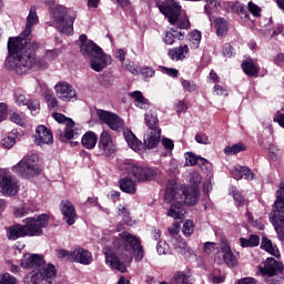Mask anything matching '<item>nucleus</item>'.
Returning a JSON list of instances; mask_svg holds the SVG:
<instances>
[{
    "label": "nucleus",
    "instance_id": "nucleus-1",
    "mask_svg": "<svg viewBox=\"0 0 284 284\" xmlns=\"http://www.w3.org/2000/svg\"><path fill=\"white\" fill-rule=\"evenodd\" d=\"M39 23L37 11L31 9L27 18L24 31L17 38H9L8 52L6 65L9 70H16L18 74L28 72V68L34 63L32 58V50L29 47L32 43V26Z\"/></svg>",
    "mask_w": 284,
    "mask_h": 284
},
{
    "label": "nucleus",
    "instance_id": "nucleus-2",
    "mask_svg": "<svg viewBox=\"0 0 284 284\" xmlns=\"http://www.w3.org/2000/svg\"><path fill=\"white\" fill-rule=\"evenodd\" d=\"M21 267L32 270L26 280L32 284H52V278L57 276V268L52 264H47L43 255L27 253L21 260Z\"/></svg>",
    "mask_w": 284,
    "mask_h": 284
},
{
    "label": "nucleus",
    "instance_id": "nucleus-3",
    "mask_svg": "<svg viewBox=\"0 0 284 284\" xmlns=\"http://www.w3.org/2000/svg\"><path fill=\"white\" fill-rule=\"evenodd\" d=\"M24 225L16 224L7 227V239L9 241H17L26 236H41L43 227H48L50 223V215L42 213L37 217H27L23 220Z\"/></svg>",
    "mask_w": 284,
    "mask_h": 284
},
{
    "label": "nucleus",
    "instance_id": "nucleus-4",
    "mask_svg": "<svg viewBox=\"0 0 284 284\" xmlns=\"http://www.w3.org/2000/svg\"><path fill=\"white\" fill-rule=\"evenodd\" d=\"M165 200L169 202L176 201L180 205H196L199 202V189H187L171 180L166 184Z\"/></svg>",
    "mask_w": 284,
    "mask_h": 284
},
{
    "label": "nucleus",
    "instance_id": "nucleus-5",
    "mask_svg": "<svg viewBox=\"0 0 284 284\" xmlns=\"http://www.w3.org/2000/svg\"><path fill=\"white\" fill-rule=\"evenodd\" d=\"M54 23L61 34L70 37L74 34V21L77 20V11L68 9L64 6L55 4L51 9Z\"/></svg>",
    "mask_w": 284,
    "mask_h": 284
},
{
    "label": "nucleus",
    "instance_id": "nucleus-6",
    "mask_svg": "<svg viewBox=\"0 0 284 284\" xmlns=\"http://www.w3.org/2000/svg\"><path fill=\"white\" fill-rule=\"evenodd\" d=\"M168 6L158 2L156 6L161 13L168 19L171 26H178L180 30H190V19L186 16L181 17V4L176 0H166Z\"/></svg>",
    "mask_w": 284,
    "mask_h": 284
},
{
    "label": "nucleus",
    "instance_id": "nucleus-7",
    "mask_svg": "<svg viewBox=\"0 0 284 284\" xmlns=\"http://www.w3.org/2000/svg\"><path fill=\"white\" fill-rule=\"evenodd\" d=\"M140 243L141 240L128 231L119 233V236L113 239V245L124 263H132V248Z\"/></svg>",
    "mask_w": 284,
    "mask_h": 284
},
{
    "label": "nucleus",
    "instance_id": "nucleus-8",
    "mask_svg": "<svg viewBox=\"0 0 284 284\" xmlns=\"http://www.w3.org/2000/svg\"><path fill=\"white\" fill-rule=\"evenodd\" d=\"M270 222L277 232L280 239H284V183H280L276 191L274 210L270 213Z\"/></svg>",
    "mask_w": 284,
    "mask_h": 284
},
{
    "label": "nucleus",
    "instance_id": "nucleus-9",
    "mask_svg": "<svg viewBox=\"0 0 284 284\" xmlns=\"http://www.w3.org/2000/svg\"><path fill=\"white\" fill-rule=\"evenodd\" d=\"M12 172L22 179H34L39 176V155L31 154L21 159L13 168Z\"/></svg>",
    "mask_w": 284,
    "mask_h": 284
},
{
    "label": "nucleus",
    "instance_id": "nucleus-10",
    "mask_svg": "<svg viewBox=\"0 0 284 284\" xmlns=\"http://www.w3.org/2000/svg\"><path fill=\"white\" fill-rule=\"evenodd\" d=\"M52 119L59 123L55 130V136L64 143V141H70L77 136V132H74V120L65 116L63 113L54 112L52 113Z\"/></svg>",
    "mask_w": 284,
    "mask_h": 284
},
{
    "label": "nucleus",
    "instance_id": "nucleus-11",
    "mask_svg": "<svg viewBox=\"0 0 284 284\" xmlns=\"http://www.w3.org/2000/svg\"><path fill=\"white\" fill-rule=\"evenodd\" d=\"M258 270L267 284H278L281 283L278 274H283L284 265L276 258L268 257L265 260L264 266H260Z\"/></svg>",
    "mask_w": 284,
    "mask_h": 284
},
{
    "label": "nucleus",
    "instance_id": "nucleus-12",
    "mask_svg": "<svg viewBox=\"0 0 284 284\" xmlns=\"http://www.w3.org/2000/svg\"><path fill=\"white\" fill-rule=\"evenodd\" d=\"M122 174H128L134 179L135 183H143V181H152L156 176V170L150 168H142L132 163H124L121 168Z\"/></svg>",
    "mask_w": 284,
    "mask_h": 284
},
{
    "label": "nucleus",
    "instance_id": "nucleus-13",
    "mask_svg": "<svg viewBox=\"0 0 284 284\" xmlns=\"http://www.w3.org/2000/svg\"><path fill=\"white\" fill-rule=\"evenodd\" d=\"M0 192L3 196H17L19 193V180H17L10 172L6 171L2 174V182L0 184Z\"/></svg>",
    "mask_w": 284,
    "mask_h": 284
},
{
    "label": "nucleus",
    "instance_id": "nucleus-14",
    "mask_svg": "<svg viewBox=\"0 0 284 284\" xmlns=\"http://www.w3.org/2000/svg\"><path fill=\"white\" fill-rule=\"evenodd\" d=\"M97 115L103 123H106L111 130L115 132H121L123 130V120L110 111L98 110Z\"/></svg>",
    "mask_w": 284,
    "mask_h": 284
},
{
    "label": "nucleus",
    "instance_id": "nucleus-15",
    "mask_svg": "<svg viewBox=\"0 0 284 284\" xmlns=\"http://www.w3.org/2000/svg\"><path fill=\"white\" fill-rule=\"evenodd\" d=\"M54 91L58 99H60L61 101H64L67 103L69 101H77V90H74V87H72V84L65 81L58 82L54 85Z\"/></svg>",
    "mask_w": 284,
    "mask_h": 284
},
{
    "label": "nucleus",
    "instance_id": "nucleus-16",
    "mask_svg": "<svg viewBox=\"0 0 284 284\" xmlns=\"http://www.w3.org/2000/svg\"><path fill=\"white\" fill-rule=\"evenodd\" d=\"M79 40L81 43L80 52L83 57H91L93 59L94 57H100L101 52H103L97 43L92 40H88V36L81 34Z\"/></svg>",
    "mask_w": 284,
    "mask_h": 284
},
{
    "label": "nucleus",
    "instance_id": "nucleus-17",
    "mask_svg": "<svg viewBox=\"0 0 284 284\" xmlns=\"http://www.w3.org/2000/svg\"><path fill=\"white\" fill-rule=\"evenodd\" d=\"M34 144L43 148V145H52L54 143V135L52 131L45 125H38L36 134L33 135Z\"/></svg>",
    "mask_w": 284,
    "mask_h": 284
},
{
    "label": "nucleus",
    "instance_id": "nucleus-18",
    "mask_svg": "<svg viewBox=\"0 0 284 284\" xmlns=\"http://www.w3.org/2000/svg\"><path fill=\"white\" fill-rule=\"evenodd\" d=\"M29 48H31L32 50L33 62L27 70H30V68H32V65L34 64L38 65V68H48V64L50 63V61L59 57V50H51V51H47L42 57V59H37V55L34 54V50L37 49V43L29 42Z\"/></svg>",
    "mask_w": 284,
    "mask_h": 284
},
{
    "label": "nucleus",
    "instance_id": "nucleus-19",
    "mask_svg": "<svg viewBox=\"0 0 284 284\" xmlns=\"http://www.w3.org/2000/svg\"><path fill=\"white\" fill-rule=\"evenodd\" d=\"M99 150L104 156H111V154L116 152V145L108 131L102 132L100 135Z\"/></svg>",
    "mask_w": 284,
    "mask_h": 284
},
{
    "label": "nucleus",
    "instance_id": "nucleus-20",
    "mask_svg": "<svg viewBox=\"0 0 284 284\" xmlns=\"http://www.w3.org/2000/svg\"><path fill=\"white\" fill-rule=\"evenodd\" d=\"M102 252L105 256V264L109 265V267L112 270H118V272L122 273L128 272V266L119 261V257L116 254H114V251H111L110 247H104Z\"/></svg>",
    "mask_w": 284,
    "mask_h": 284
},
{
    "label": "nucleus",
    "instance_id": "nucleus-21",
    "mask_svg": "<svg viewBox=\"0 0 284 284\" xmlns=\"http://www.w3.org/2000/svg\"><path fill=\"white\" fill-rule=\"evenodd\" d=\"M161 141V129L151 128L144 134V148L146 150H154Z\"/></svg>",
    "mask_w": 284,
    "mask_h": 284
},
{
    "label": "nucleus",
    "instance_id": "nucleus-22",
    "mask_svg": "<svg viewBox=\"0 0 284 284\" xmlns=\"http://www.w3.org/2000/svg\"><path fill=\"white\" fill-rule=\"evenodd\" d=\"M60 210L65 223L68 225H74V221H77V210H74V204L68 200H64L60 204Z\"/></svg>",
    "mask_w": 284,
    "mask_h": 284
},
{
    "label": "nucleus",
    "instance_id": "nucleus-23",
    "mask_svg": "<svg viewBox=\"0 0 284 284\" xmlns=\"http://www.w3.org/2000/svg\"><path fill=\"white\" fill-rule=\"evenodd\" d=\"M110 63H112V58L102 51L99 55H94L91 59L90 67L95 72H101V70L105 69Z\"/></svg>",
    "mask_w": 284,
    "mask_h": 284
},
{
    "label": "nucleus",
    "instance_id": "nucleus-24",
    "mask_svg": "<svg viewBox=\"0 0 284 284\" xmlns=\"http://www.w3.org/2000/svg\"><path fill=\"white\" fill-rule=\"evenodd\" d=\"M220 247L223 253V263H225L229 267H236V265H239V258H236V255H234L232 252L227 241H223Z\"/></svg>",
    "mask_w": 284,
    "mask_h": 284
},
{
    "label": "nucleus",
    "instance_id": "nucleus-25",
    "mask_svg": "<svg viewBox=\"0 0 284 284\" xmlns=\"http://www.w3.org/2000/svg\"><path fill=\"white\" fill-rule=\"evenodd\" d=\"M71 261L80 265H90L92 263V253L85 248H75L72 251Z\"/></svg>",
    "mask_w": 284,
    "mask_h": 284
},
{
    "label": "nucleus",
    "instance_id": "nucleus-26",
    "mask_svg": "<svg viewBox=\"0 0 284 284\" xmlns=\"http://www.w3.org/2000/svg\"><path fill=\"white\" fill-rule=\"evenodd\" d=\"M13 99L17 105H27L31 113L37 114V112H39V103L30 101V99L26 98L21 92H14Z\"/></svg>",
    "mask_w": 284,
    "mask_h": 284
},
{
    "label": "nucleus",
    "instance_id": "nucleus-27",
    "mask_svg": "<svg viewBox=\"0 0 284 284\" xmlns=\"http://www.w3.org/2000/svg\"><path fill=\"white\" fill-rule=\"evenodd\" d=\"M164 201L165 203H170L171 206L166 213L168 216H170L171 219H175V220H183L185 216V209L183 207V204H179L175 200L166 201L165 200V195H164Z\"/></svg>",
    "mask_w": 284,
    "mask_h": 284
},
{
    "label": "nucleus",
    "instance_id": "nucleus-28",
    "mask_svg": "<svg viewBox=\"0 0 284 284\" xmlns=\"http://www.w3.org/2000/svg\"><path fill=\"white\" fill-rule=\"evenodd\" d=\"M119 185L125 194H136V182L131 175L123 174V178L119 180Z\"/></svg>",
    "mask_w": 284,
    "mask_h": 284
},
{
    "label": "nucleus",
    "instance_id": "nucleus-29",
    "mask_svg": "<svg viewBox=\"0 0 284 284\" xmlns=\"http://www.w3.org/2000/svg\"><path fill=\"white\" fill-rule=\"evenodd\" d=\"M173 247L178 250L179 254L186 258V261H194V258H196V252H194L192 247L187 246L183 240L179 244H175Z\"/></svg>",
    "mask_w": 284,
    "mask_h": 284
},
{
    "label": "nucleus",
    "instance_id": "nucleus-30",
    "mask_svg": "<svg viewBox=\"0 0 284 284\" xmlns=\"http://www.w3.org/2000/svg\"><path fill=\"white\" fill-rule=\"evenodd\" d=\"M189 52L190 47H187V44H184L169 50V57L170 59H172V61H183V59L187 57Z\"/></svg>",
    "mask_w": 284,
    "mask_h": 284
},
{
    "label": "nucleus",
    "instance_id": "nucleus-31",
    "mask_svg": "<svg viewBox=\"0 0 284 284\" xmlns=\"http://www.w3.org/2000/svg\"><path fill=\"white\" fill-rule=\"evenodd\" d=\"M98 141L99 138L94 134V132L88 131L81 139L82 148H85V150H94Z\"/></svg>",
    "mask_w": 284,
    "mask_h": 284
},
{
    "label": "nucleus",
    "instance_id": "nucleus-32",
    "mask_svg": "<svg viewBox=\"0 0 284 284\" xmlns=\"http://www.w3.org/2000/svg\"><path fill=\"white\" fill-rule=\"evenodd\" d=\"M123 134L129 148H131V150L134 152H139L143 144L141 141H139V139H136V135H134V133H132L130 130H125Z\"/></svg>",
    "mask_w": 284,
    "mask_h": 284
},
{
    "label": "nucleus",
    "instance_id": "nucleus-33",
    "mask_svg": "<svg viewBox=\"0 0 284 284\" xmlns=\"http://www.w3.org/2000/svg\"><path fill=\"white\" fill-rule=\"evenodd\" d=\"M130 97L134 99L136 108H140L141 110H148V108H150V100L145 99L141 91L131 92Z\"/></svg>",
    "mask_w": 284,
    "mask_h": 284
},
{
    "label": "nucleus",
    "instance_id": "nucleus-34",
    "mask_svg": "<svg viewBox=\"0 0 284 284\" xmlns=\"http://www.w3.org/2000/svg\"><path fill=\"white\" fill-rule=\"evenodd\" d=\"M214 28L217 37H225V34H227V30H230V22L224 18H216L214 20Z\"/></svg>",
    "mask_w": 284,
    "mask_h": 284
},
{
    "label": "nucleus",
    "instance_id": "nucleus-35",
    "mask_svg": "<svg viewBox=\"0 0 284 284\" xmlns=\"http://www.w3.org/2000/svg\"><path fill=\"white\" fill-rule=\"evenodd\" d=\"M242 68L245 74H247V77H256V74H258V67L254 64V60L252 59H246L242 63Z\"/></svg>",
    "mask_w": 284,
    "mask_h": 284
},
{
    "label": "nucleus",
    "instance_id": "nucleus-36",
    "mask_svg": "<svg viewBox=\"0 0 284 284\" xmlns=\"http://www.w3.org/2000/svg\"><path fill=\"white\" fill-rule=\"evenodd\" d=\"M196 163H202V165H205V163H207V160L195 155L192 152H187L185 153V165L189 168H192L193 165H196Z\"/></svg>",
    "mask_w": 284,
    "mask_h": 284
},
{
    "label": "nucleus",
    "instance_id": "nucleus-37",
    "mask_svg": "<svg viewBox=\"0 0 284 284\" xmlns=\"http://www.w3.org/2000/svg\"><path fill=\"white\" fill-rule=\"evenodd\" d=\"M17 139H19V132L11 131L1 140V145L7 148V150H10L17 143Z\"/></svg>",
    "mask_w": 284,
    "mask_h": 284
},
{
    "label": "nucleus",
    "instance_id": "nucleus-38",
    "mask_svg": "<svg viewBox=\"0 0 284 284\" xmlns=\"http://www.w3.org/2000/svg\"><path fill=\"white\" fill-rule=\"evenodd\" d=\"M260 243H261V237H258V235H251L248 239L247 237L240 239L241 247H258Z\"/></svg>",
    "mask_w": 284,
    "mask_h": 284
},
{
    "label": "nucleus",
    "instance_id": "nucleus-39",
    "mask_svg": "<svg viewBox=\"0 0 284 284\" xmlns=\"http://www.w3.org/2000/svg\"><path fill=\"white\" fill-rule=\"evenodd\" d=\"M261 248L265 250L272 256H278V247L272 244V241L267 237H262Z\"/></svg>",
    "mask_w": 284,
    "mask_h": 284
},
{
    "label": "nucleus",
    "instance_id": "nucleus-40",
    "mask_svg": "<svg viewBox=\"0 0 284 284\" xmlns=\"http://www.w3.org/2000/svg\"><path fill=\"white\" fill-rule=\"evenodd\" d=\"M171 284H192V277L183 272H176L171 278Z\"/></svg>",
    "mask_w": 284,
    "mask_h": 284
},
{
    "label": "nucleus",
    "instance_id": "nucleus-41",
    "mask_svg": "<svg viewBox=\"0 0 284 284\" xmlns=\"http://www.w3.org/2000/svg\"><path fill=\"white\" fill-rule=\"evenodd\" d=\"M169 239L173 247L174 245H178L183 241V239H181V235H179V226H176V224H174L172 229H169Z\"/></svg>",
    "mask_w": 284,
    "mask_h": 284
},
{
    "label": "nucleus",
    "instance_id": "nucleus-42",
    "mask_svg": "<svg viewBox=\"0 0 284 284\" xmlns=\"http://www.w3.org/2000/svg\"><path fill=\"white\" fill-rule=\"evenodd\" d=\"M118 210H119V216H122L125 225H129L130 227H132V225H134V220H132V216H130V209H126L125 206L120 205Z\"/></svg>",
    "mask_w": 284,
    "mask_h": 284
},
{
    "label": "nucleus",
    "instance_id": "nucleus-43",
    "mask_svg": "<svg viewBox=\"0 0 284 284\" xmlns=\"http://www.w3.org/2000/svg\"><path fill=\"white\" fill-rule=\"evenodd\" d=\"M204 252L207 254V256H211L212 258H216V254H219V244L214 242H205L204 243Z\"/></svg>",
    "mask_w": 284,
    "mask_h": 284
},
{
    "label": "nucleus",
    "instance_id": "nucleus-44",
    "mask_svg": "<svg viewBox=\"0 0 284 284\" xmlns=\"http://www.w3.org/2000/svg\"><path fill=\"white\" fill-rule=\"evenodd\" d=\"M247 148L243 143L233 144L224 149L225 154H239V152H245Z\"/></svg>",
    "mask_w": 284,
    "mask_h": 284
},
{
    "label": "nucleus",
    "instance_id": "nucleus-45",
    "mask_svg": "<svg viewBox=\"0 0 284 284\" xmlns=\"http://www.w3.org/2000/svg\"><path fill=\"white\" fill-rule=\"evenodd\" d=\"M183 33L176 32L174 30L168 31L163 38V41L166 45H173L174 41L179 39V36L181 37Z\"/></svg>",
    "mask_w": 284,
    "mask_h": 284
},
{
    "label": "nucleus",
    "instance_id": "nucleus-46",
    "mask_svg": "<svg viewBox=\"0 0 284 284\" xmlns=\"http://www.w3.org/2000/svg\"><path fill=\"white\" fill-rule=\"evenodd\" d=\"M206 4L204 7V10L206 14H212V12H216L219 8H221V2L219 0H205Z\"/></svg>",
    "mask_w": 284,
    "mask_h": 284
},
{
    "label": "nucleus",
    "instance_id": "nucleus-47",
    "mask_svg": "<svg viewBox=\"0 0 284 284\" xmlns=\"http://www.w3.org/2000/svg\"><path fill=\"white\" fill-rule=\"evenodd\" d=\"M44 99L48 102L49 108H58L59 100L57 97L52 95V91L44 89Z\"/></svg>",
    "mask_w": 284,
    "mask_h": 284
},
{
    "label": "nucleus",
    "instance_id": "nucleus-48",
    "mask_svg": "<svg viewBox=\"0 0 284 284\" xmlns=\"http://www.w3.org/2000/svg\"><path fill=\"white\" fill-rule=\"evenodd\" d=\"M182 233L184 236H192V234H194V222L186 220L183 223Z\"/></svg>",
    "mask_w": 284,
    "mask_h": 284
},
{
    "label": "nucleus",
    "instance_id": "nucleus-49",
    "mask_svg": "<svg viewBox=\"0 0 284 284\" xmlns=\"http://www.w3.org/2000/svg\"><path fill=\"white\" fill-rule=\"evenodd\" d=\"M145 123L149 128V130H152V128H159V118H156L154 114L146 113L145 114Z\"/></svg>",
    "mask_w": 284,
    "mask_h": 284
},
{
    "label": "nucleus",
    "instance_id": "nucleus-50",
    "mask_svg": "<svg viewBox=\"0 0 284 284\" xmlns=\"http://www.w3.org/2000/svg\"><path fill=\"white\" fill-rule=\"evenodd\" d=\"M14 216L17 219H23V216H28V214H30V207L22 205V206H18L14 212H13Z\"/></svg>",
    "mask_w": 284,
    "mask_h": 284
},
{
    "label": "nucleus",
    "instance_id": "nucleus-51",
    "mask_svg": "<svg viewBox=\"0 0 284 284\" xmlns=\"http://www.w3.org/2000/svg\"><path fill=\"white\" fill-rule=\"evenodd\" d=\"M0 284H17V277L10 273H2L0 274Z\"/></svg>",
    "mask_w": 284,
    "mask_h": 284
},
{
    "label": "nucleus",
    "instance_id": "nucleus-52",
    "mask_svg": "<svg viewBox=\"0 0 284 284\" xmlns=\"http://www.w3.org/2000/svg\"><path fill=\"white\" fill-rule=\"evenodd\" d=\"M190 41L193 43V48H199V43H201V31L199 30H193L190 33Z\"/></svg>",
    "mask_w": 284,
    "mask_h": 284
},
{
    "label": "nucleus",
    "instance_id": "nucleus-53",
    "mask_svg": "<svg viewBox=\"0 0 284 284\" xmlns=\"http://www.w3.org/2000/svg\"><path fill=\"white\" fill-rule=\"evenodd\" d=\"M158 254L165 255L170 254V245H168L166 241H160L156 245Z\"/></svg>",
    "mask_w": 284,
    "mask_h": 284
},
{
    "label": "nucleus",
    "instance_id": "nucleus-54",
    "mask_svg": "<svg viewBox=\"0 0 284 284\" xmlns=\"http://www.w3.org/2000/svg\"><path fill=\"white\" fill-rule=\"evenodd\" d=\"M10 121H12V123H16L17 125H20L21 128L26 125V118L21 116L19 113L16 112L10 114Z\"/></svg>",
    "mask_w": 284,
    "mask_h": 284
},
{
    "label": "nucleus",
    "instance_id": "nucleus-55",
    "mask_svg": "<svg viewBox=\"0 0 284 284\" xmlns=\"http://www.w3.org/2000/svg\"><path fill=\"white\" fill-rule=\"evenodd\" d=\"M189 181H190L191 185H193L191 187H196L202 181L201 174H199V172H196V171L191 172Z\"/></svg>",
    "mask_w": 284,
    "mask_h": 284
},
{
    "label": "nucleus",
    "instance_id": "nucleus-56",
    "mask_svg": "<svg viewBox=\"0 0 284 284\" xmlns=\"http://www.w3.org/2000/svg\"><path fill=\"white\" fill-rule=\"evenodd\" d=\"M132 254L135 256V261H143V246L141 245V242L133 248H131Z\"/></svg>",
    "mask_w": 284,
    "mask_h": 284
},
{
    "label": "nucleus",
    "instance_id": "nucleus-57",
    "mask_svg": "<svg viewBox=\"0 0 284 284\" xmlns=\"http://www.w3.org/2000/svg\"><path fill=\"white\" fill-rule=\"evenodd\" d=\"M196 143H200V145H210L212 143V140H210V136H207L205 133H197L195 135Z\"/></svg>",
    "mask_w": 284,
    "mask_h": 284
},
{
    "label": "nucleus",
    "instance_id": "nucleus-58",
    "mask_svg": "<svg viewBox=\"0 0 284 284\" xmlns=\"http://www.w3.org/2000/svg\"><path fill=\"white\" fill-rule=\"evenodd\" d=\"M245 171V166H235L232 171V176L236 181H241L243 179V172Z\"/></svg>",
    "mask_w": 284,
    "mask_h": 284
},
{
    "label": "nucleus",
    "instance_id": "nucleus-59",
    "mask_svg": "<svg viewBox=\"0 0 284 284\" xmlns=\"http://www.w3.org/2000/svg\"><path fill=\"white\" fill-rule=\"evenodd\" d=\"M55 254L58 258H65L67 261H72V252L60 248L55 251Z\"/></svg>",
    "mask_w": 284,
    "mask_h": 284
},
{
    "label": "nucleus",
    "instance_id": "nucleus-60",
    "mask_svg": "<svg viewBox=\"0 0 284 284\" xmlns=\"http://www.w3.org/2000/svg\"><path fill=\"white\" fill-rule=\"evenodd\" d=\"M233 200L235 201L236 205L241 206V205H245V197H243V195H241V192L239 191H233Z\"/></svg>",
    "mask_w": 284,
    "mask_h": 284
},
{
    "label": "nucleus",
    "instance_id": "nucleus-61",
    "mask_svg": "<svg viewBox=\"0 0 284 284\" xmlns=\"http://www.w3.org/2000/svg\"><path fill=\"white\" fill-rule=\"evenodd\" d=\"M247 8L253 17H261V7L254 4L253 2H248Z\"/></svg>",
    "mask_w": 284,
    "mask_h": 284
},
{
    "label": "nucleus",
    "instance_id": "nucleus-62",
    "mask_svg": "<svg viewBox=\"0 0 284 284\" xmlns=\"http://www.w3.org/2000/svg\"><path fill=\"white\" fill-rule=\"evenodd\" d=\"M161 71H162L164 74H168V77H172L173 79H176V77H179V70L173 69V68H165V67H162V68H161Z\"/></svg>",
    "mask_w": 284,
    "mask_h": 284
},
{
    "label": "nucleus",
    "instance_id": "nucleus-63",
    "mask_svg": "<svg viewBox=\"0 0 284 284\" xmlns=\"http://www.w3.org/2000/svg\"><path fill=\"white\" fill-rule=\"evenodd\" d=\"M182 87L186 90V92H194L196 90V84L187 80H182Z\"/></svg>",
    "mask_w": 284,
    "mask_h": 284
},
{
    "label": "nucleus",
    "instance_id": "nucleus-64",
    "mask_svg": "<svg viewBox=\"0 0 284 284\" xmlns=\"http://www.w3.org/2000/svg\"><path fill=\"white\" fill-rule=\"evenodd\" d=\"M162 145L165 150H174V141L168 139V138H164L162 139Z\"/></svg>",
    "mask_w": 284,
    "mask_h": 284
}]
</instances>
